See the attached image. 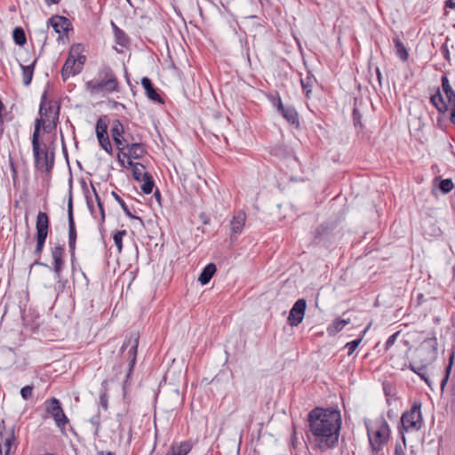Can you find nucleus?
<instances>
[{
	"label": "nucleus",
	"mask_w": 455,
	"mask_h": 455,
	"mask_svg": "<svg viewBox=\"0 0 455 455\" xmlns=\"http://www.w3.org/2000/svg\"><path fill=\"white\" fill-rule=\"evenodd\" d=\"M309 431L321 451L336 446L341 427V416L338 410L316 407L307 416Z\"/></svg>",
	"instance_id": "nucleus-1"
},
{
	"label": "nucleus",
	"mask_w": 455,
	"mask_h": 455,
	"mask_svg": "<svg viewBox=\"0 0 455 455\" xmlns=\"http://www.w3.org/2000/svg\"><path fill=\"white\" fill-rule=\"evenodd\" d=\"M442 91L445 95L443 97L439 87L431 89L430 102L436 108L440 114H445L450 109V107L455 104V92L452 89L447 76H443Z\"/></svg>",
	"instance_id": "nucleus-2"
},
{
	"label": "nucleus",
	"mask_w": 455,
	"mask_h": 455,
	"mask_svg": "<svg viewBox=\"0 0 455 455\" xmlns=\"http://www.w3.org/2000/svg\"><path fill=\"white\" fill-rule=\"evenodd\" d=\"M366 427L370 444L372 450L378 452L382 445L388 441L390 435L389 426L383 417H379Z\"/></svg>",
	"instance_id": "nucleus-3"
},
{
	"label": "nucleus",
	"mask_w": 455,
	"mask_h": 455,
	"mask_svg": "<svg viewBox=\"0 0 455 455\" xmlns=\"http://www.w3.org/2000/svg\"><path fill=\"white\" fill-rule=\"evenodd\" d=\"M98 79H93L86 83V90L91 94H98L100 92H116L118 88V81L113 71L109 68H103L99 74Z\"/></svg>",
	"instance_id": "nucleus-4"
},
{
	"label": "nucleus",
	"mask_w": 455,
	"mask_h": 455,
	"mask_svg": "<svg viewBox=\"0 0 455 455\" xmlns=\"http://www.w3.org/2000/svg\"><path fill=\"white\" fill-rule=\"evenodd\" d=\"M49 218L45 212H39L36 216V245L33 251V255L36 257V259L32 266L34 265H44L40 262L41 254L43 252L44 243L48 235L49 231Z\"/></svg>",
	"instance_id": "nucleus-5"
},
{
	"label": "nucleus",
	"mask_w": 455,
	"mask_h": 455,
	"mask_svg": "<svg viewBox=\"0 0 455 455\" xmlns=\"http://www.w3.org/2000/svg\"><path fill=\"white\" fill-rule=\"evenodd\" d=\"M49 218L45 212H39L36 216V245L33 251V255L36 257V259L32 266L34 265H44L40 262L41 254L43 252L44 243L48 235L49 231Z\"/></svg>",
	"instance_id": "nucleus-6"
},
{
	"label": "nucleus",
	"mask_w": 455,
	"mask_h": 455,
	"mask_svg": "<svg viewBox=\"0 0 455 455\" xmlns=\"http://www.w3.org/2000/svg\"><path fill=\"white\" fill-rule=\"evenodd\" d=\"M36 168L40 172L50 173L54 164V153L46 144L32 143Z\"/></svg>",
	"instance_id": "nucleus-7"
},
{
	"label": "nucleus",
	"mask_w": 455,
	"mask_h": 455,
	"mask_svg": "<svg viewBox=\"0 0 455 455\" xmlns=\"http://www.w3.org/2000/svg\"><path fill=\"white\" fill-rule=\"evenodd\" d=\"M39 115L42 118H44L45 132H51L56 128L59 121L60 106L56 102L47 101L46 92H44L41 98Z\"/></svg>",
	"instance_id": "nucleus-8"
},
{
	"label": "nucleus",
	"mask_w": 455,
	"mask_h": 455,
	"mask_svg": "<svg viewBox=\"0 0 455 455\" xmlns=\"http://www.w3.org/2000/svg\"><path fill=\"white\" fill-rule=\"evenodd\" d=\"M420 408L421 403H415L410 411L402 415V426L406 432L419 431L422 427L423 419Z\"/></svg>",
	"instance_id": "nucleus-9"
},
{
	"label": "nucleus",
	"mask_w": 455,
	"mask_h": 455,
	"mask_svg": "<svg viewBox=\"0 0 455 455\" xmlns=\"http://www.w3.org/2000/svg\"><path fill=\"white\" fill-rule=\"evenodd\" d=\"M437 339L435 337L427 338L419 345L417 349V356L420 363L430 365L437 357Z\"/></svg>",
	"instance_id": "nucleus-10"
},
{
	"label": "nucleus",
	"mask_w": 455,
	"mask_h": 455,
	"mask_svg": "<svg viewBox=\"0 0 455 455\" xmlns=\"http://www.w3.org/2000/svg\"><path fill=\"white\" fill-rule=\"evenodd\" d=\"M46 411L53 418L56 426L63 429L68 423V419L63 411L60 401L57 398H51L45 402Z\"/></svg>",
	"instance_id": "nucleus-11"
},
{
	"label": "nucleus",
	"mask_w": 455,
	"mask_h": 455,
	"mask_svg": "<svg viewBox=\"0 0 455 455\" xmlns=\"http://www.w3.org/2000/svg\"><path fill=\"white\" fill-rule=\"evenodd\" d=\"M138 346H139V335L137 333H133L130 337H127L124 339V341L121 347L122 354H124L125 351L127 350L125 356H127L128 359H130V363H129L130 370H132L135 364Z\"/></svg>",
	"instance_id": "nucleus-12"
},
{
	"label": "nucleus",
	"mask_w": 455,
	"mask_h": 455,
	"mask_svg": "<svg viewBox=\"0 0 455 455\" xmlns=\"http://www.w3.org/2000/svg\"><path fill=\"white\" fill-rule=\"evenodd\" d=\"M273 104L276 107L277 111L289 124L299 126V115L294 107L284 106L279 96H277L276 98H273Z\"/></svg>",
	"instance_id": "nucleus-13"
},
{
	"label": "nucleus",
	"mask_w": 455,
	"mask_h": 455,
	"mask_svg": "<svg viewBox=\"0 0 455 455\" xmlns=\"http://www.w3.org/2000/svg\"><path fill=\"white\" fill-rule=\"evenodd\" d=\"M306 307L307 302L304 299H299L294 303L288 316V323L291 326H298L302 322Z\"/></svg>",
	"instance_id": "nucleus-14"
},
{
	"label": "nucleus",
	"mask_w": 455,
	"mask_h": 455,
	"mask_svg": "<svg viewBox=\"0 0 455 455\" xmlns=\"http://www.w3.org/2000/svg\"><path fill=\"white\" fill-rule=\"evenodd\" d=\"M110 132L118 150H124L125 147H129L128 139L123 137L124 126L119 120H114Z\"/></svg>",
	"instance_id": "nucleus-15"
},
{
	"label": "nucleus",
	"mask_w": 455,
	"mask_h": 455,
	"mask_svg": "<svg viewBox=\"0 0 455 455\" xmlns=\"http://www.w3.org/2000/svg\"><path fill=\"white\" fill-rule=\"evenodd\" d=\"M246 220V214L243 211L236 212L230 221V239L235 240L242 233Z\"/></svg>",
	"instance_id": "nucleus-16"
},
{
	"label": "nucleus",
	"mask_w": 455,
	"mask_h": 455,
	"mask_svg": "<svg viewBox=\"0 0 455 455\" xmlns=\"http://www.w3.org/2000/svg\"><path fill=\"white\" fill-rule=\"evenodd\" d=\"M68 246L71 255L73 256L76 250V231L73 217L72 199L70 198L68 204Z\"/></svg>",
	"instance_id": "nucleus-17"
},
{
	"label": "nucleus",
	"mask_w": 455,
	"mask_h": 455,
	"mask_svg": "<svg viewBox=\"0 0 455 455\" xmlns=\"http://www.w3.org/2000/svg\"><path fill=\"white\" fill-rule=\"evenodd\" d=\"M75 49L72 48L68 58L64 63L61 69V76L63 80H67L69 76L79 73V65H76V60L73 55Z\"/></svg>",
	"instance_id": "nucleus-18"
},
{
	"label": "nucleus",
	"mask_w": 455,
	"mask_h": 455,
	"mask_svg": "<svg viewBox=\"0 0 455 455\" xmlns=\"http://www.w3.org/2000/svg\"><path fill=\"white\" fill-rule=\"evenodd\" d=\"M52 256L54 261V272L56 275L55 277L60 278L62 267L64 265V248L61 245L54 246L53 248H52Z\"/></svg>",
	"instance_id": "nucleus-19"
},
{
	"label": "nucleus",
	"mask_w": 455,
	"mask_h": 455,
	"mask_svg": "<svg viewBox=\"0 0 455 455\" xmlns=\"http://www.w3.org/2000/svg\"><path fill=\"white\" fill-rule=\"evenodd\" d=\"M0 437L5 447L6 455H8L11 451V447L14 443L16 439L15 426H12L8 428H4V430L0 431Z\"/></svg>",
	"instance_id": "nucleus-20"
},
{
	"label": "nucleus",
	"mask_w": 455,
	"mask_h": 455,
	"mask_svg": "<svg viewBox=\"0 0 455 455\" xmlns=\"http://www.w3.org/2000/svg\"><path fill=\"white\" fill-rule=\"evenodd\" d=\"M48 23L53 28L54 31L58 34H61L68 29L70 25L69 20L62 16H54L51 18Z\"/></svg>",
	"instance_id": "nucleus-21"
},
{
	"label": "nucleus",
	"mask_w": 455,
	"mask_h": 455,
	"mask_svg": "<svg viewBox=\"0 0 455 455\" xmlns=\"http://www.w3.org/2000/svg\"><path fill=\"white\" fill-rule=\"evenodd\" d=\"M141 84L145 90L146 95L151 100L161 102L160 95L157 93L156 90L154 88L151 81L148 77H143L141 79Z\"/></svg>",
	"instance_id": "nucleus-22"
},
{
	"label": "nucleus",
	"mask_w": 455,
	"mask_h": 455,
	"mask_svg": "<svg viewBox=\"0 0 455 455\" xmlns=\"http://www.w3.org/2000/svg\"><path fill=\"white\" fill-rule=\"evenodd\" d=\"M216 270H217V268H216L215 264L209 263L203 269L202 273L200 274V275L198 277V281L203 285L207 284L210 282V280L212 279V277L213 276V275L215 274Z\"/></svg>",
	"instance_id": "nucleus-23"
},
{
	"label": "nucleus",
	"mask_w": 455,
	"mask_h": 455,
	"mask_svg": "<svg viewBox=\"0 0 455 455\" xmlns=\"http://www.w3.org/2000/svg\"><path fill=\"white\" fill-rule=\"evenodd\" d=\"M125 148L128 149V155L134 159H140L146 154V150L140 143L129 144V147H125Z\"/></svg>",
	"instance_id": "nucleus-24"
},
{
	"label": "nucleus",
	"mask_w": 455,
	"mask_h": 455,
	"mask_svg": "<svg viewBox=\"0 0 455 455\" xmlns=\"http://www.w3.org/2000/svg\"><path fill=\"white\" fill-rule=\"evenodd\" d=\"M393 42L395 44L396 55L400 58L401 60L406 61L409 58V53L403 43L398 37L393 38Z\"/></svg>",
	"instance_id": "nucleus-25"
},
{
	"label": "nucleus",
	"mask_w": 455,
	"mask_h": 455,
	"mask_svg": "<svg viewBox=\"0 0 455 455\" xmlns=\"http://www.w3.org/2000/svg\"><path fill=\"white\" fill-rule=\"evenodd\" d=\"M350 323V320H345V319H336L332 322L331 324H330L327 328V332L329 335H335L339 331H340L347 324Z\"/></svg>",
	"instance_id": "nucleus-26"
},
{
	"label": "nucleus",
	"mask_w": 455,
	"mask_h": 455,
	"mask_svg": "<svg viewBox=\"0 0 455 455\" xmlns=\"http://www.w3.org/2000/svg\"><path fill=\"white\" fill-rule=\"evenodd\" d=\"M36 62V60H34V62L30 65H28V66L21 65L23 84L26 86L29 85L31 83Z\"/></svg>",
	"instance_id": "nucleus-27"
},
{
	"label": "nucleus",
	"mask_w": 455,
	"mask_h": 455,
	"mask_svg": "<svg viewBox=\"0 0 455 455\" xmlns=\"http://www.w3.org/2000/svg\"><path fill=\"white\" fill-rule=\"evenodd\" d=\"M192 448V445L188 442L180 443L179 445H172V453L167 455H187Z\"/></svg>",
	"instance_id": "nucleus-28"
},
{
	"label": "nucleus",
	"mask_w": 455,
	"mask_h": 455,
	"mask_svg": "<svg viewBox=\"0 0 455 455\" xmlns=\"http://www.w3.org/2000/svg\"><path fill=\"white\" fill-rule=\"evenodd\" d=\"M150 175L149 172H145V166L140 163H136L132 168V177L135 180L141 182L146 176Z\"/></svg>",
	"instance_id": "nucleus-29"
},
{
	"label": "nucleus",
	"mask_w": 455,
	"mask_h": 455,
	"mask_svg": "<svg viewBox=\"0 0 455 455\" xmlns=\"http://www.w3.org/2000/svg\"><path fill=\"white\" fill-rule=\"evenodd\" d=\"M112 28L116 37V42L122 46L126 45L128 43V37L125 33L121 30L114 22H112Z\"/></svg>",
	"instance_id": "nucleus-30"
},
{
	"label": "nucleus",
	"mask_w": 455,
	"mask_h": 455,
	"mask_svg": "<svg viewBox=\"0 0 455 455\" xmlns=\"http://www.w3.org/2000/svg\"><path fill=\"white\" fill-rule=\"evenodd\" d=\"M44 125H45L44 118H42L40 116V118H36V121H35V129H34V132H33V135H32V143H36V142H40L39 141L40 130H41V127H43V129L44 130Z\"/></svg>",
	"instance_id": "nucleus-31"
},
{
	"label": "nucleus",
	"mask_w": 455,
	"mask_h": 455,
	"mask_svg": "<svg viewBox=\"0 0 455 455\" xmlns=\"http://www.w3.org/2000/svg\"><path fill=\"white\" fill-rule=\"evenodd\" d=\"M141 181L143 182L140 188L142 192L147 195L150 194L155 185L152 175L146 176Z\"/></svg>",
	"instance_id": "nucleus-32"
},
{
	"label": "nucleus",
	"mask_w": 455,
	"mask_h": 455,
	"mask_svg": "<svg viewBox=\"0 0 455 455\" xmlns=\"http://www.w3.org/2000/svg\"><path fill=\"white\" fill-rule=\"evenodd\" d=\"M314 79L310 76H306L305 78H301L300 83L301 86L303 88V91L305 92L306 97L309 98L311 93V88L314 84Z\"/></svg>",
	"instance_id": "nucleus-33"
},
{
	"label": "nucleus",
	"mask_w": 455,
	"mask_h": 455,
	"mask_svg": "<svg viewBox=\"0 0 455 455\" xmlns=\"http://www.w3.org/2000/svg\"><path fill=\"white\" fill-rule=\"evenodd\" d=\"M100 147L108 154H112V146L108 134L97 136Z\"/></svg>",
	"instance_id": "nucleus-34"
},
{
	"label": "nucleus",
	"mask_w": 455,
	"mask_h": 455,
	"mask_svg": "<svg viewBox=\"0 0 455 455\" xmlns=\"http://www.w3.org/2000/svg\"><path fill=\"white\" fill-rule=\"evenodd\" d=\"M13 39L18 45H23L26 43V36L21 28H16L13 30Z\"/></svg>",
	"instance_id": "nucleus-35"
},
{
	"label": "nucleus",
	"mask_w": 455,
	"mask_h": 455,
	"mask_svg": "<svg viewBox=\"0 0 455 455\" xmlns=\"http://www.w3.org/2000/svg\"><path fill=\"white\" fill-rule=\"evenodd\" d=\"M126 235L125 230H120L115 233L113 236L114 243L117 248L118 252L122 251L123 248V237Z\"/></svg>",
	"instance_id": "nucleus-36"
},
{
	"label": "nucleus",
	"mask_w": 455,
	"mask_h": 455,
	"mask_svg": "<svg viewBox=\"0 0 455 455\" xmlns=\"http://www.w3.org/2000/svg\"><path fill=\"white\" fill-rule=\"evenodd\" d=\"M428 365H425L421 363L420 366H416L414 364L411 365V370L418 374L422 379L427 382V378L426 376V369Z\"/></svg>",
	"instance_id": "nucleus-37"
},
{
	"label": "nucleus",
	"mask_w": 455,
	"mask_h": 455,
	"mask_svg": "<svg viewBox=\"0 0 455 455\" xmlns=\"http://www.w3.org/2000/svg\"><path fill=\"white\" fill-rule=\"evenodd\" d=\"M439 188L443 194H447L453 188V182L451 179L442 180L439 183Z\"/></svg>",
	"instance_id": "nucleus-38"
},
{
	"label": "nucleus",
	"mask_w": 455,
	"mask_h": 455,
	"mask_svg": "<svg viewBox=\"0 0 455 455\" xmlns=\"http://www.w3.org/2000/svg\"><path fill=\"white\" fill-rule=\"evenodd\" d=\"M108 134V124L100 118L96 124V135H106Z\"/></svg>",
	"instance_id": "nucleus-39"
},
{
	"label": "nucleus",
	"mask_w": 455,
	"mask_h": 455,
	"mask_svg": "<svg viewBox=\"0 0 455 455\" xmlns=\"http://www.w3.org/2000/svg\"><path fill=\"white\" fill-rule=\"evenodd\" d=\"M112 195H113L114 198L116 200V202L119 204V205L122 207V209L125 212V214L131 218H135L130 212L129 208H128L127 204H125V202L116 192H112Z\"/></svg>",
	"instance_id": "nucleus-40"
},
{
	"label": "nucleus",
	"mask_w": 455,
	"mask_h": 455,
	"mask_svg": "<svg viewBox=\"0 0 455 455\" xmlns=\"http://www.w3.org/2000/svg\"><path fill=\"white\" fill-rule=\"evenodd\" d=\"M20 395L24 400L30 399L33 396V386H25L20 389Z\"/></svg>",
	"instance_id": "nucleus-41"
},
{
	"label": "nucleus",
	"mask_w": 455,
	"mask_h": 455,
	"mask_svg": "<svg viewBox=\"0 0 455 455\" xmlns=\"http://www.w3.org/2000/svg\"><path fill=\"white\" fill-rule=\"evenodd\" d=\"M361 340H362L361 339H356L347 342L346 344V347L347 348L348 355H350L356 349V347L361 343Z\"/></svg>",
	"instance_id": "nucleus-42"
},
{
	"label": "nucleus",
	"mask_w": 455,
	"mask_h": 455,
	"mask_svg": "<svg viewBox=\"0 0 455 455\" xmlns=\"http://www.w3.org/2000/svg\"><path fill=\"white\" fill-rule=\"evenodd\" d=\"M120 151L121 152L117 155L118 162L122 167L127 168V165H125L124 158L130 159L132 158V156H129L128 152H123V150Z\"/></svg>",
	"instance_id": "nucleus-43"
},
{
	"label": "nucleus",
	"mask_w": 455,
	"mask_h": 455,
	"mask_svg": "<svg viewBox=\"0 0 455 455\" xmlns=\"http://www.w3.org/2000/svg\"><path fill=\"white\" fill-rule=\"evenodd\" d=\"M120 151L121 152L117 155L118 162L122 167L127 168V165H125L124 158L130 159L132 158V156H129L128 152H123V150Z\"/></svg>",
	"instance_id": "nucleus-44"
},
{
	"label": "nucleus",
	"mask_w": 455,
	"mask_h": 455,
	"mask_svg": "<svg viewBox=\"0 0 455 455\" xmlns=\"http://www.w3.org/2000/svg\"><path fill=\"white\" fill-rule=\"evenodd\" d=\"M361 119H362L361 114L359 113V111L356 108H355L353 110V121H354L355 126L362 127Z\"/></svg>",
	"instance_id": "nucleus-45"
},
{
	"label": "nucleus",
	"mask_w": 455,
	"mask_h": 455,
	"mask_svg": "<svg viewBox=\"0 0 455 455\" xmlns=\"http://www.w3.org/2000/svg\"><path fill=\"white\" fill-rule=\"evenodd\" d=\"M9 161H10V166H11V172H12V178L13 182L16 183L17 179H18V172H17L15 164H14L12 156H10Z\"/></svg>",
	"instance_id": "nucleus-46"
},
{
	"label": "nucleus",
	"mask_w": 455,
	"mask_h": 455,
	"mask_svg": "<svg viewBox=\"0 0 455 455\" xmlns=\"http://www.w3.org/2000/svg\"><path fill=\"white\" fill-rule=\"evenodd\" d=\"M398 335H399V331H397V332H395V333L392 334V335L387 339V340L386 341V345H385L387 349H388L389 347H391L395 344V340H396V339H397Z\"/></svg>",
	"instance_id": "nucleus-47"
},
{
	"label": "nucleus",
	"mask_w": 455,
	"mask_h": 455,
	"mask_svg": "<svg viewBox=\"0 0 455 455\" xmlns=\"http://www.w3.org/2000/svg\"><path fill=\"white\" fill-rule=\"evenodd\" d=\"M452 359H453V356H451V361H450V364L448 365V367L446 368V376L445 378L442 380V387H443L447 380H448V378H449V374H450V371L451 370V366H452Z\"/></svg>",
	"instance_id": "nucleus-48"
},
{
	"label": "nucleus",
	"mask_w": 455,
	"mask_h": 455,
	"mask_svg": "<svg viewBox=\"0 0 455 455\" xmlns=\"http://www.w3.org/2000/svg\"><path fill=\"white\" fill-rule=\"evenodd\" d=\"M76 65H79V72H80L82 69V67L85 61V56L78 55L77 58H76Z\"/></svg>",
	"instance_id": "nucleus-49"
},
{
	"label": "nucleus",
	"mask_w": 455,
	"mask_h": 455,
	"mask_svg": "<svg viewBox=\"0 0 455 455\" xmlns=\"http://www.w3.org/2000/svg\"><path fill=\"white\" fill-rule=\"evenodd\" d=\"M92 189H93V192L95 194L96 200H97V203H98V206H99V208L100 210L102 218H104V211H103V206H102V204L100 202V199L99 196L97 195L96 190H95V188L93 187H92Z\"/></svg>",
	"instance_id": "nucleus-50"
},
{
	"label": "nucleus",
	"mask_w": 455,
	"mask_h": 455,
	"mask_svg": "<svg viewBox=\"0 0 455 455\" xmlns=\"http://www.w3.org/2000/svg\"><path fill=\"white\" fill-rule=\"evenodd\" d=\"M444 7L449 9H455V1L454 0H446L444 2Z\"/></svg>",
	"instance_id": "nucleus-51"
},
{
	"label": "nucleus",
	"mask_w": 455,
	"mask_h": 455,
	"mask_svg": "<svg viewBox=\"0 0 455 455\" xmlns=\"http://www.w3.org/2000/svg\"><path fill=\"white\" fill-rule=\"evenodd\" d=\"M450 108L451 109V121L452 124H455V104L450 107Z\"/></svg>",
	"instance_id": "nucleus-52"
},
{
	"label": "nucleus",
	"mask_w": 455,
	"mask_h": 455,
	"mask_svg": "<svg viewBox=\"0 0 455 455\" xmlns=\"http://www.w3.org/2000/svg\"><path fill=\"white\" fill-rule=\"evenodd\" d=\"M395 455H405L403 448L399 445H396L395 450Z\"/></svg>",
	"instance_id": "nucleus-53"
},
{
	"label": "nucleus",
	"mask_w": 455,
	"mask_h": 455,
	"mask_svg": "<svg viewBox=\"0 0 455 455\" xmlns=\"http://www.w3.org/2000/svg\"><path fill=\"white\" fill-rule=\"evenodd\" d=\"M135 164H136V163L132 162V161L131 160V158H130V159H127V162H125V165H127V168H128V167H132V168L134 167V165H135Z\"/></svg>",
	"instance_id": "nucleus-54"
},
{
	"label": "nucleus",
	"mask_w": 455,
	"mask_h": 455,
	"mask_svg": "<svg viewBox=\"0 0 455 455\" xmlns=\"http://www.w3.org/2000/svg\"><path fill=\"white\" fill-rule=\"evenodd\" d=\"M376 73H377V76H378V80L380 82L381 81V73H380V70L379 68L376 69Z\"/></svg>",
	"instance_id": "nucleus-55"
},
{
	"label": "nucleus",
	"mask_w": 455,
	"mask_h": 455,
	"mask_svg": "<svg viewBox=\"0 0 455 455\" xmlns=\"http://www.w3.org/2000/svg\"><path fill=\"white\" fill-rule=\"evenodd\" d=\"M58 2H59V0H46V3L48 4H57Z\"/></svg>",
	"instance_id": "nucleus-56"
},
{
	"label": "nucleus",
	"mask_w": 455,
	"mask_h": 455,
	"mask_svg": "<svg viewBox=\"0 0 455 455\" xmlns=\"http://www.w3.org/2000/svg\"><path fill=\"white\" fill-rule=\"evenodd\" d=\"M99 455H115L114 453L112 452H107V453H104L103 451L100 452Z\"/></svg>",
	"instance_id": "nucleus-57"
},
{
	"label": "nucleus",
	"mask_w": 455,
	"mask_h": 455,
	"mask_svg": "<svg viewBox=\"0 0 455 455\" xmlns=\"http://www.w3.org/2000/svg\"><path fill=\"white\" fill-rule=\"evenodd\" d=\"M101 403H102V406L107 408V401H104L102 398H101Z\"/></svg>",
	"instance_id": "nucleus-58"
},
{
	"label": "nucleus",
	"mask_w": 455,
	"mask_h": 455,
	"mask_svg": "<svg viewBox=\"0 0 455 455\" xmlns=\"http://www.w3.org/2000/svg\"><path fill=\"white\" fill-rule=\"evenodd\" d=\"M155 196H156V197H157V198H159V197H160V193H159V191H158V190H156V191Z\"/></svg>",
	"instance_id": "nucleus-59"
},
{
	"label": "nucleus",
	"mask_w": 455,
	"mask_h": 455,
	"mask_svg": "<svg viewBox=\"0 0 455 455\" xmlns=\"http://www.w3.org/2000/svg\"><path fill=\"white\" fill-rule=\"evenodd\" d=\"M322 228H323V227H319V228L316 229V232H317L318 234H320V229H322Z\"/></svg>",
	"instance_id": "nucleus-60"
},
{
	"label": "nucleus",
	"mask_w": 455,
	"mask_h": 455,
	"mask_svg": "<svg viewBox=\"0 0 455 455\" xmlns=\"http://www.w3.org/2000/svg\"><path fill=\"white\" fill-rule=\"evenodd\" d=\"M448 55H449V52L447 51L446 54H445V57H448Z\"/></svg>",
	"instance_id": "nucleus-61"
},
{
	"label": "nucleus",
	"mask_w": 455,
	"mask_h": 455,
	"mask_svg": "<svg viewBox=\"0 0 455 455\" xmlns=\"http://www.w3.org/2000/svg\"><path fill=\"white\" fill-rule=\"evenodd\" d=\"M448 55H449V52L447 51L446 54H445V57H448Z\"/></svg>",
	"instance_id": "nucleus-62"
},
{
	"label": "nucleus",
	"mask_w": 455,
	"mask_h": 455,
	"mask_svg": "<svg viewBox=\"0 0 455 455\" xmlns=\"http://www.w3.org/2000/svg\"><path fill=\"white\" fill-rule=\"evenodd\" d=\"M167 455V454H166Z\"/></svg>",
	"instance_id": "nucleus-63"
}]
</instances>
